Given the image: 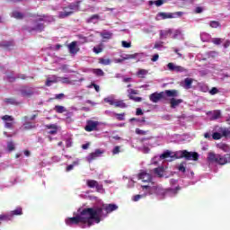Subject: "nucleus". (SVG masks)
I'll return each instance as SVG.
<instances>
[{
	"instance_id": "obj_60",
	"label": "nucleus",
	"mask_w": 230,
	"mask_h": 230,
	"mask_svg": "<svg viewBox=\"0 0 230 230\" xmlns=\"http://www.w3.org/2000/svg\"><path fill=\"white\" fill-rule=\"evenodd\" d=\"M194 12H195V13H202V12H204V8L198 6L195 8Z\"/></svg>"
},
{
	"instance_id": "obj_2",
	"label": "nucleus",
	"mask_w": 230,
	"mask_h": 230,
	"mask_svg": "<svg viewBox=\"0 0 230 230\" xmlns=\"http://www.w3.org/2000/svg\"><path fill=\"white\" fill-rule=\"evenodd\" d=\"M53 21H55V18H53L51 15H40L39 18L33 22V24L26 26L25 30L30 33H31V31H44V28H46V26L42 23V22H53Z\"/></svg>"
},
{
	"instance_id": "obj_35",
	"label": "nucleus",
	"mask_w": 230,
	"mask_h": 230,
	"mask_svg": "<svg viewBox=\"0 0 230 230\" xmlns=\"http://www.w3.org/2000/svg\"><path fill=\"white\" fill-rule=\"evenodd\" d=\"M186 162H181L179 166H178V170L179 172H181L182 173H186Z\"/></svg>"
},
{
	"instance_id": "obj_63",
	"label": "nucleus",
	"mask_w": 230,
	"mask_h": 230,
	"mask_svg": "<svg viewBox=\"0 0 230 230\" xmlns=\"http://www.w3.org/2000/svg\"><path fill=\"white\" fill-rule=\"evenodd\" d=\"M102 51H103V49H102L101 47H98V48H96V47H94L93 48V53H102Z\"/></svg>"
},
{
	"instance_id": "obj_39",
	"label": "nucleus",
	"mask_w": 230,
	"mask_h": 230,
	"mask_svg": "<svg viewBox=\"0 0 230 230\" xmlns=\"http://www.w3.org/2000/svg\"><path fill=\"white\" fill-rule=\"evenodd\" d=\"M220 116H222L220 111H215L212 115V119H219Z\"/></svg>"
},
{
	"instance_id": "obj_61",
	"label": "nucleus",
	"mask_w": 230,
	"mask_h": 230,
	"mask_svg": "<svg viewBox=\"0 0 230 230\" xmlns=\"http://www.w3.org/2000/svg\"><path fill=\"white\" fill-rule=\"evenodd\" d=\"M218 93V88L217 87H213L210 91H209V94L215 95L217 94Z\"/></svg>"
},
{
	"instance_id": "obj_54",
	"label": "nucleus",
	"mask_w": 230,
	"mask_h": 230,
	"mask_svg": "<svg viewBox=\"0 0 230 230\" xmlns=\"http://www.w3.org/2000/svg\"><path fill=\"white\" fill-rule=\"evenodd\" d=\"M181 33L182 32L181 31V30H175L173 35L172 36V39H177V37H179V35H181Z\"/></svg>"
},
{
	"instance_id": "obj_36",
	"label": "nucleus",
	"mask_w": 230,
	"mask_h": 230,
	"mask_svg": "<svg viewBox=\"0 0 230 230\" xmlns=\"http://www.w3.org/2000/svg\"><path fill=\"white\" fill-rule=\"evenodd\" d=\"M21 94L22 96L28 97V96H31L32 93L31 91H28L26 88H24L21 90Z\"/></svg>"
},
{
	"instance_id": "obj_33",
	"label": "nucleus",
	"mask_w": 230,
	"mask_h": 230,
	"mask_svg": "<svg viewBox=\"0 0 230 230\" xmlns=\"http://www.w3.org/2000/svg\"><path fill=\"white\" fill-rule=\"evenodd\" d=\"M18 216V215H22V208H17L16 209L13 210L11 212V217H13V216Z\"/></svg>"
},
{
	"instance_id": "obj_50",
	"label": "nucleus",
	"mask_w": 230,
	"mask_h": 230,
	"mask_svg": "<svg viewBox=\"0 0 230 230\" xmlns=\"http://www.w3.org/2000/svg\"><path fill=\"white\" fill-rule=\"evenodd\" d=\"M213 44H216V46H220L222 44V39L220 38H214L212 40Z\"/></svg>"
},
{
	"instance_id": "obj_8",
	"label": "nucleus",
	"mask_w": 230,
	"mask_h": 230,
	"mask_svg": "<svg viewBox=\"0 0 230 230\" xmlns=\"http://www.w3.org/2000/svg\"><path fill=\"white\" fill-rule=\"evenodd\" d=\"M86 186L91 189L95 188L97 193H103L105 191V190L103 189V184L98 182V181L96 180H87Z\"/></svg>"
},
{
	"instance_id": "obj_15",
	"label": "nucleus",
	"mask_w": 230,
	"mask_h": 230,
	"mask_svg": "<svg viewBox=\"0 0 230 230\" xmlns=\"http://www.w3.org/2000/svg\"><path fill=\"white\" fill-rule=\"evenodd\" d=\"M102 154H103V151H102L100 149H96L95 152L91 153L86 157V161H88L89 163H93V161H94L97 157H100V155H102Z\"/></svg>"
},
{
	"instance_id": "obj_19",
	"label": "nucleus",
	"mask_w": 230,
	"mask_h": 230,
	"mask_svg": "<svg viewBox=\"0 0 230 230\" xmlns=\"http://www.w3.org/2000/svg\"><path fill=\"white\" fill-rule=\"evenodd\" d=\"M164 93H165V100L166 96H168L169 98H176V96H179V91L177 90H166Z\"/></svg>"
},
{
	"instance_id": "obj_26",
	"label": "nucleus",
	"mask_w": 230,
	"mask_h": 230,
	"mask_svg": "<svg viewBox=\"0 0 230 230\" xmlns=\"http://www.w3.org/2000/svg\"><path fill=\"white\" fill-rule=\"evenodd\" d=\"M192 84H193V79L190 78V77H187V78L184 79L183 82L181 83V85L184 86V87H191Z\"/></svg>"
},
{
	"instance_id": "obj_44",
	"label": "nucleus",
	"mask_w": 230,
	"mask_h": 230,
	"mask_svg": "<svg viewBox=\"0 0 230 230\" xmlns=\"http://www.w3.org/2000/svg\"><path fill=\"white\" fill-rule=\"evenodd\" d=\"M213 139L215 140H218V139H222V133L219 132H214L212 135Z\"/></svg>"
},
{
	"instance_id": "obj_51",
	"label": "nucleus",
	"mask_w": 230,
	"mask_h": 230,
	"mask_svg": "<svg viewBox=\"0 0 230 230\" xmlns=\"http://www.w3.org/2000/svg\"><path fill=\"white\" fill-rule=\"evenodd\" d=\"M93 73L97 75V76H103V75H105V73H103V70L97 68L93 71Z\"/></svg>"
},
{
	"instance_id": "obj_30",
	"label": "nucleus",
	"mask_w": 230,
	"mask_h": 230,
	"mask_svg": "<svg viewBox=\"0 0 230 230\" xmlns=\"http://www.w3.org/2000/svg\"><path fill=\"white\" fill-rule=\"evenodd\" d=\"M137 75L139 78H145V76H146V75H148V70L139 69L137 71Z\"/></svg>"
},
{
	"instance_id": "obj_62",
	"label": "nucleus",
	"mask_w": 230,
	"mask_h": 230,
	"mask_svg": "<svg viewBox=\"0 0 230 230\" xmlns=\"http://www.w3.org/2000/svg\"><path fill=\"white\" fill-rule=\"evenodd\" d=\"M141 54L139 53H135V54H128V59H132V58H137V57H139Z\"/></svg>"
},
{
	"instance_id": "obj_38",
	"label": "nucleus",
	"mask_w": 230,
	"mask_h": 230,
	"mask_svg": "<svg viewBox=\"0 0 230 230\" xmlns=\"http://www.w3.org/2000/svg\"><path fill=\"white\" fill-rule=\"evenodd\" d=\"M217 146L220 150H223V152H228L229 150V146H227V144H218Z\"/></svg>"
},
{
	"instance_id": "obj_37",
	"label": "nucleus",
	"mask_w": 230,
	"mask_h": 230,
	"mask_svg": "<svg viewBox=\"0 0 230 230\" xmlns=\"http://www.w3.org/2000/svg\"><path fill=\"white\" fill-rule=\"evenodd\" d=\"M164 3H166V0H156L155 2L150 1L151 4H155V6H163V4H164Z\"/></svg>"
},
{
	"instance_id": "obj_40",
	"label": "nucleus",
	"mask_w": 230,
	"mask_h": 230,
	"mask_svg": "<svg viewBox=\"0 0 230 230\" xmlns=\"http://www.w3.org/2000/svg\"><path fill=\"white\" fill-rule=\"evenodd\" d=\"M209 26H210V28H220L221 24L219 23V22L211 21L209 22Z\"/></svg>"
},
{
	"instance_id": "obj_17",
	"label": "nucleus",
	"mask_w": 230,
	"mask_h": 230,
	"mask_svg": "<svg viewBox=\"0 0 230 230\" xmlns=\"http://www.w3.org/2000/svg\"><path fill=\"white\" fill-rule=\"evenodd\" d=\"M76 41H73L68 45V49L71 55H76L77 51H80V49L76 47Z\"/></svg>"
},
{
	"instance_id": "obj_3",
	"label": "nucleus",
	"mask_w": 230,
	"mask_h": 230,
	"mask_svg": "<svg viewBox=\"0 0 230 230\" xmlns=\"http://www.w3.org/2000/svg\"><path fill=\"white\" fill-rule=\"evenodd\" d=\"M208 161L209 163H216L217 164H221L223 166L224 164L230 163V154L222 155L220 154L210 152L208 155Z\"/></svg>"
},
{
	"instance_id": "obj_53",
	"label": "nucleus",
	"mask_w": 230,
	"mask_h": 230,
	"mask_svg": "<svg viewBox=\"0 0 230 230\" xmlns=\"http://www.w3.org/2000/svg\"><path fill=\"white\" fill-rule=\"evenodd\" d=\"M207 57L208 58H215V57H217V52L216 51L207 52Z\"/></svg>"
},
{
	"instance_id": "obj_1",
	"label": "nucleus",
	"mask_w": 230,
	"mask_h": 230,
	"mask_svg": "<svg viewBox=\"0 0 230 230\" xmlns=\"http://www.w3.org/2000/svg\"><path fill=\"white\" fill-rule=\"evenodd\" d=\"M101 209L93 210L91 208H83L81 211L78 210V215L73 217H68L65 220L66 226H78L82 224V229L85 227H91L95 224H100V217L97 215H100Z\"/></svg>"
},
{
	"instance_id": "obj_24",
	"label": "nucleus",
	"mask_w": 230,
	"mask_h": 230,
	"mask_svg": "<svg viewBox=\"0 0 230 230\" xmlns=\"http://www.w3.org/2000/svg\"><path fill=\"white\" fill-rule=\"evenodd\" d=\"M54 111L58 114H64V112H67V110L66 109V107H64L62 105H56L54 107Z\"/></svg>"
},
{
	"instance_id": "obj_59",
	"label": "nucleus",
	"mask_w": 230,
	"mask_h": 230,
	"mask_svg": "<svg viewBox=\"0 0 230 230\" xmlns=\"http://www.w3.org/2000/svg\"><path fill=\"white\" fill-rule=\"evenodd\" d=\"M77 37H78V39H79L80 40H82V43H83V44H84V42H87V38L84 37V35L79 34V35H77Z\"/></svg>"
},
{
	"instance_id": "obj_5",
	"label": "nucleus",
	"mask_w": 230,
	"mask_h": 230,
	"mask_svg": "<svg viewBox=\"0 0 230 230\" xmlns=\"http://www.w3.org/2000/svg\"><path fill=\"white\" fill-rule=\"evenodd\" d=\"M179 159H185L186 161H197L199 157L197 152H189L188 150H182L179 152Z\"/></svg>"
},
{
	"instance_id": "obj_22",
	"label": "nucleus",
	"mask_w": 230,
	"mask_h": 230,
	"mask_svg": "<svg viewBox=\"0 0 230 230\" xmlns=\"http://www.w3.org/2000/svg\"><path fill=\"white\" fill-rule=\"evenodd\" d=\"M99 21H100V16L98 14H93L90 18L86 20V22L98 24Z\"/></svg>"
},
{
	"instance_id": "obj_25",
	"label": "nucleus",
	"mask_w": 230,
	"mask_h": 230,
	"mask_svg": "<svg viewBox=\"0 0 230 230\" xmlns=\"http://www.w3.org/2000/svg\"><path fill=\"white\" fill-rule=\"evenodd\" d=\"M154 173L157 175V177H163L164 175V167L155 168Z\"/></svg>"
},
{
	"instance_id": "obj_29",
	"label": "nucleus",
	"mask_w": 230,
	"mask_h": 230,
	"mask_svg": "<svg viewBox=\"0 0 230 230\" xmlns=\"http://www.w3.org/2000/svg\"><path fill=\"white\" fill-rule=\"evenodd\" d=\"M223 137H229L230 136V128H225L220 130Z\"/></svg>"
},
{
	"instance_id": "obj_4",
	"label": "nucleus",
	"mask_w": 230,
	"mask_h": 230,
	"mask_svg": "<svg viewBox=\"0 0 230 230\" xmlns=\"http://www.w3.org/2000/svg\"><path fill=\"white\" fill-rule=\"evenodd\" d=\"M92 209L93 211H98V209L101 210L99 215H97V217H99L100 222H102L103 218H106L109 213H112V211H116V209H118V206L116 204H108V205H102V207L92 208Z\"/></svg>"
},
{
	"instance_id": "obj_16",
	"label": "nucleus",
	"mask_w": 230,
	"mask_h": 230,
	"mask_svg": "<svg viewBox=\"0 0 230 230\" xmlns=\"http://www.w3.org/2000/svg\"><path fill=\"white\" fill-rule=\"evenodd\" d=\"M183 102L184 101L182 99H170L171 109H177V107H179L181 103H183Z\"/></svg>"
},
{
	"instance_id": "obj_11",
	"label": "nucleus",
	"mask_w": 230,
	"mask_h": 230,
	"mask_svg": "<svg viewBox=\"0 0 230 230\" xmlns=\"http://www.w3.org/2000/svg\"><path fill=\"white\" fill-rule=\"evenodd\" d=\"M98 125H100V122L94 121V120H87L86 126L84 127V130L86 132H94L95 130H98Z\"/></svg>"
},
{
	"instance_id": "obj_46",
	"label": "nucleus",
	"mask_w": 230,
	"mask_h": 230,
	"mask_svg": "<svg viewBox=\"0 0 230 230\" xmlns=\"http://www.w3.org/2000/svg\"><path fill=\"white\" fill-rule=\"evenodd\" d=\"M7 148L9 152H13V150H15V145L13 144V142H8Z\"/></svg>"
},
{
	"instance_id": "obj_9",
	"label": "nucleus",
	"mask_w": 230,
	"mask_h": 230,
	"mask_svg": "<svg viewBox=\"0 0 230 230\" xmlns=\"http://www.w3.org/2000/svg\"><path fill=\"white\" fill-rule=\"evenodd\" d=\"M58 82H61V84H67V83H69V78L58 77L57 75H52L51 77H49L47 80L46 85L49 86V85H51V84H55V83H58Z\"/></svg>"
},
{
	"instance_id": "obj_13",
	"label": "nucleus",
	"mask_w": 230,
	"mask_h": 230,
	"mask_svg": "<svg viewBox=\"0 0 230 230\" xmlns=\"http://www.w3.org/2000/svg\"><path fill=\"white\" fill-rule=\"evenodd\" d=\"M3 121L4 122V128H9L10 130H12L13 128V117L10 116V115H4L2 117Z\"/></svg>"
},
{
	"instance_id": "obj_28",
	"label": "nucleus",
	"mask_w": 230,
	"mask_h": 230,
	"mask_svg": "<svg viewBox=\"0 0 230 230\" xmlns=\"http://www.w3.org/2000/svg\"><path fill=\"white\" fill-rule=\"evenodd\" d=\"M22 128V130H31V128H35V124H32L31 122H26L23 124Z\"/></svg>"
},
{
	"instance_id": "obj_21",
	"label": "nucleus",
	"mask_w": 230,
	"mask_h": 230,
	"mask_svg": "<svg viewBox=\"0 0 230 230\" xmlns=\"http://www.w3.org/2000/svg\"><path fill=\"white\" fill-rule=\"evenodd\" d=\"M11 17H13L14 19H17V20L21 21V20L24 19L25 14L23 13L19 12V11H13L11 13Z\"/></svg>"
},
{
	"instance_id": "obj_41",
	"label": "nucleus",
	"mask_w": 230,
	"mask_h": 230,
	"mask_svg": "<svg viewBox=\"0 0 230 230\" xmlns=\"http://www.w3.org/2000/svg\"><path fill=\"white\" fill-rule=\"evenodd\" d=\"M172 156V152L166 151L160 155V159H168V157Z\"/></svg>"
},
{
	"instance_id": "obj_56",
	"label": "nucleus",
	"mask_w": 230,
	"mask_h": 230,
	"mask_svg": "<svg viewBox=\"0 0 230 230\" xmlns=\"http://www.w3.org/2000/svg\"><path fill=\"white\" fill-rule=\"evenodd\" d=\"M66 97V95L64 93H59V94H56L55 98H52L53 100H62ZM50 99V100H52Z\"/></svg>"
},
{
	"instance_id": "obj_23",
	"label": "nucleus",
	"mask_w": 230,
	"mask_h": 230,
	"mask_svg": "<svg viewBox=\"0 0 230 230\" xmlns=\"http://www.w3.org/2000/svg\"><path fill=\"white\" fill-rule=\"evenodd\" d=\"M80 3H82V1L79 0L70 4L68 5L69 10H75V12H78L80 10Z\"/></svg>"
},
{
	"instance_id": "obj_32",
	"label": "nucleus",
	"mask_w": 230,
	"mask_h": 230,
	"mask_svg": "<svg viewBox=\"0 0 230 230\" xmlns=\"http://www.w3.org/2000/svg\"><path fill=\"white\" fill-rule=\"evenodd\" d=\"M102 39H112V32L104 31L101 33Z\"/></svg>"
},
{
	"instance_id": "obj_12",
	"label": "nucleus",
	"mask_w": 230,
	"mask_h": 230,
	"mask_svg": "<svg viewBox=\"0 0 230 230\" xmlns=\"http://www.w3.org/2000/svg\"><path fill=\"white\" fill-rule=\"evenodd\" d=\"M167 69L169 71H173L174 73H188V70L184 66H177L174 63H169L167 65Z\"/></svg>"
},
{
	"instance_id": "obj_6",
	"label": "nucleus",
	"mask_w": 230,
	"mask_h": 230,
	"mask_svg": "<svg viewBox=\"0 0 230 230\" xmlns=\"http://www.w3.org/2000/svg\"><path fill=\"white\" fill-rule=\"evenodd\" d=\"M182 15H184L183 12L158 13L156 15V21H161V19H175L176 17H182Z\"/></svg>"
},
{
	"instance_id": "obj_20",
	"label": "nucleus",
	"mask_w": 230,
	"mask_h": 230,
	"mask_svg": "<svg viewBox=\"0 0 230 230\" xmlns=\"http://www.w3.org/2000/svg\"><path fill=\"white\" fill-rule=\"evenodd\" d=\"M4 102L5 105H21V102H17L15 98H5Z\"/></svg>"
},
{
	"instance_id": "obj_18",
	"label": "nucleus",
	"mask_w": 230,
	"mask_h": 230,
	"mask_svg": "<svg viewBox=\"0 0 230 230\" xmlns=\"http://www.w3.org/2000/svg\"><path fill=\"white\" fill-rule=\"evenodd\" d=\"M45 128L49 130L48 131V134L55 135L57 132H58V127H57L56 124L46 125Z\"/></svg>"
},
{
	"instance_id": "obj_55",
	"label": "nucleus",
	"mask_w": 230,
	"mask_h": 230,
	"mask_svg": "<svg viewBox=\"0 0 230 230\" xmlns=\"http://www.w3.org/2000/svg\"><path fill=\"white\" fill-rule=\"evenodd\" d=\"M143 197H144L143 195L137 194L133 196L132 200L133 202H137L140 199H143Z\"/></svg>"
},
{
	"instance_id": "obj_27",
	"label": "nucleus",
	"mask_w": 230,
	"mask_h": 230,
	"mask_svg": "<svg viewBox=\"0 0 230 230\" xmlns=\"http://www.w3.org/2000/svg\"><path fill=\"white\" fill-rule=\"evenodd\" d=\"M69 15H73V11H63L58 13V19H66V17H69Z\"/></svg>"
},
{
	"instance_id": "obj_48",
	"label": "nucleus",
	"mask_w": 230,
	"mask_h": 230,
	"mask_svg": "<svg viewBox=\"0 0 230 230\" xmlns=\"http://www.w3.org/2000/svg\"><path fill=\"white\" fill-rule=\"evenodd\" d=\"M105 103H109V105H114L115 101L111 97H107L104 99Z\"/></svg>"
},
{
	"instance_id": "obj_47",
	"label": "nucleus",
	"mask_w": 230,
	"mask_h": 230,
	"mask_svg": "<svg viewBox=\"0 0 230 230\" xmlns=\"http://www.w3.org/2000/svg\"><path fill=\"white\" fill-rule=\"evenodd\" d=\"M169 191L171 193H172L173 195H177V193H179V191H181V186H177L174 189H169Z\"/></svg>"
},
{
	"instance_id": "obj_31",
	"label": "nucleus",
	"mask_w": 230,
	"mask_h": 230,
	"mask_svg": "<svg viewBox=\"0 0 230 230\" xmlns=\"http://www.w3.org/2000/svg\"><path fill=\"white\" fill-rule=\"evenodd\" d=\"M114 106L119 107L120 109H126L127 104L125 102H123V101H115Z\"/></svg>"
},
{
	"instance_id": "obj_43",
	"label": "nucleus",
	"mask_w": 230,
	"mask_h": 230,
	"mask_svg": "<svg viewBox=\"0 0 230 230\" xmlns=\"http://www.w3.org/2000/svg\"><path fill=\"white\" fill-rule=\"evenodd\" d=\"M135 132L138 136H146V134H148V131H145V130L140 129V128H136Z\"/></svg>"
},
{
	"instance_id": "obj_7",
	"label": "nucleus",
	"mask_w": 230,
	"mask_h": 230,
	"mask_svg": "<svg viewBox=\"0 0 230 230\" xmlns=\"http://www.w3.org/2000/svg\"><path fill=\"white\" fill-rule=\"evenodd\" d=\"M16 78H20L21 80H26L28 76L24 74H17L15 75L14 72H6L5 76L4 77V80H6L7 82H15Z\"/></svg>"
},
{
	"instance_id": "obj_49",
	"label": "nucleus",
	"mask_w": 230,
	"mask_h": 230,
	"mask_svg": "<svg viewBox=\"0 0 230 230\" xmlns=\"http://www.w3.org/2000/svg\"><path fill=\"white\" fill-rule=\"evenodd\" d=\"M121 152V147L119 146H116L112 150V155H116Z\"/></svg>"
},
{
	"instance_id": "obj_58",
	"label": "nucleus",
	"mask_w": 230,
	"mask_h": 230,
	"mask_svg": "<svg viewBox=\"0 0 230 230\" xmlns=\"http://www.w3.org/2000/svg\"><path fill=\"white\" fill-rule=\"evenodd\" d=\"M121 44H122V47H123V48H131V47H132V43L127 42V41H125V40H123V41L121 42Z\"/></svg>"
},
{
	"instance_id": "obj_57",
	"label": "nucleus",
	"mask_w": 230,
	"mask_h": 230,
	"mask_svg": "<svg viewBox=\"0 0 230 230\" xmlns=\"http://www.w3.org/2000/svg\"><path fill=\"white\" fill-rule=\"evenodd\" d=\"M163 44H164L163 41L155 43V47H154L155 49H161V48H163Z\"/></svg>"
},
{
	"instance_id": "obj_14",
	"label": "nucleus",
	"mask_w": 230,
	"mask_h": 230,
	"mask_svg": "<svg viewBox=\"0 0 230 230\" xmlns=\"http://www.w3.org/2000/svg\"><path fill=\"white\" fill-rule=\"evenodd\" d=\"M138 179L142 181V182H152V174L146 172H142L138 173Z\"/></svg>"
},
{
	"instance_id": "obj_52",
	"label": "nucleus",
	"mask_w": 230,
	"mask_h": 230,
	"mask_svg": "<svg viewBox=\"0 0 230 230\" xmlns=\"http://www.w3.org/2000/svg\"><path fill=\"white\" fill-rule=\"evenodd\" d=\"M0 220H5V221L12 220V216H9V215H0Z\"/></svg>"
},
{
	"instance_id": "obj_45",
	"label": "nucleus",
	"mask_w": 230,
	"mask_h": 230,
	"mask_svg": "<svg viewBox=\"0 0 230 230\" xmlns=\"http://www.w3.org/2000/svg\"><path fill=\"white\" fill-rule=\"evenodd\" d=\"M128 98L129 100H133V102H142V98L141 97H137L132 94H128Z\"/></svg>"
},
{
	"instance_id": "obj_10",
	"label": "nucleus",
	"mask_w": 230,
	"mask_h": 230,
	"mask_svg": "<svg viewBox=\"0 0 230 230\" xmlns=\"http://www.w3.org/2000/svg\"><path fill=\"white\" fill-rule=\"evenodd\" d=\"M149 100L153 102V103H157L161 102V100H166V93H164V92L154 93L150 94Z\"/></svg>"
},
{
	"instance_id": "obj_42",
	"label": "nucleus",
	"mask_w": 230,
	"mask_h": 230,
	"mask_svg": "<svg viewBox=\"0 0 230 230\" xmlns=\"http://www.w3.org/2000/svg\"><path fill=\"white\" fill-rule=\"evenodd\" d=\"M115 116L119 121H125V113H115Z\"/></svg>"
},
{
	"instance_id": "obj_34",
	"label": "nucleus",
	"mask_w": 230,
	"mask_h": 230,
	"mask_svg": "<svg viewBox=\"0 0 230 230\" xmlns=\"http://www.w3.org/2000/svg\"><path fill=\"white\" fill-rule=\"evenodd\" d=\"M99 64H102V66H110L111 64V59L109 58H99Z\"/></svg>"
},
{
	"instance_id": "obj_64",
	"label": "nucleus",
	"mask_w": 230,
	"mask_h": 230,
	"mask_svg": "<svg viewBox=\"0 0 230 230\" xmlns=\"http://www.w3.org/2000/svg\"><path fill=\"white\" fill-rule=\"evenodd\" d=\"M122 82H124L125 84H128V83H130V82H132V78H130V77H123L122 78Z\"/></svg>"
}]
</instances>
